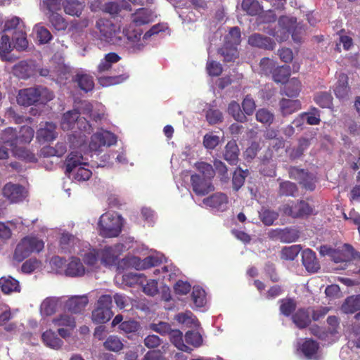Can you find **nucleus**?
Wrapping results in <instances>:
<instances>
[{
  "label": "nucleus",
  "instance_id": "f257e3e1",
  "mask_svg": "<svg viewBox=\"0 0 360 360\" xmlns=\"http://www.w3.org/2000/svg\"><path fill=\"white\" fill-rule=\"evenodd\" d=\"M82 154L78 152L70 153L65 160V172L72 174L73 178L78 181L88 180L92 175L91 170L82 167L87 162Z\"/></svg>",
  "mask_w": 360,
  "mask_h": 360
},
{
  "label": "nucleus",
  "instance_id": "f03ea898",
  "mask_svg": "<svg viewBox=\"0 0 360 360\" xmlns=\"http://www.w3.org/2000/svg\"><path fill=\"white\" fill-rule=\"evenodd\" d=\"M53 98V93L47 88L39 86L20 90L17 97L20 105H31L37 103H45Z\"/></svg>",
  "mask_w": 360,
  "mask_h": 360
},
{
  "label": "nucleus",
  "instance_id": "7ed1b4c3",
  "mask_svg": "<svg viewBox=\"0 0 360 360\" xmlns=\"http://www.w3.org/2000/svg\"><path fill=\"white\" fill-rule=\"evenodd\" d=\"M100 235L105 238L117 236L122 231V218L110 213H105L98 221Z\"/></svg>",
  "mask_w": 360,
  "mask_h": 360
},
{
  "label": "nucleus",
  "instance_id": "20e7f679",
  "mask_svg": "<svg viewBox=\"0 0 360 360\" xmlns=\"http://www.w3.org/2000/svg\"><path fill=\"white\" fill-rule=\"evenodd\" d=\"M44 248V242L37 238L25 237L17 245L14 257L22 261L32 252H39Z\"/></svg>",
  "mask_w": 360,
  "mask_h": 360
},
{
  "label": "nucleus",
  "instance_id": "39448f33",
  "mask_svg": "<svg viewBox=\"0 0 360 360\" xmlns=\"http://www.w3.org/2000/svg\"><path fill=\"white\" fill-rule=\"evenodd\" d=\"M111 307L112 297L110 295H101L97 302L96 309L92 311V321L96 323L108 322L113 315Z\"/></svg>",
  "mask_w": 360,
  "mask_h": 360
},
{
  "label": "nucleus",
  "instance_id": "423d86ee",
  "mask_svg": "<svg viewBox=\"0 0 360 360\" xmlns=\"http://www.w3.org/2000/svg\"><path fill=\"white\" fill-rule=\"evenodd\" d=\"M143 31L141 28H131V27L123 32L126 38L124 46L131 53H136L141 51L146 44L148 39L142 37Z\"/></svg>",
  "mask_w": 360,
  "mask_h": 360
},
{
  "label": "nucleus",
  "instance_id": "0eeeda50",
  "mask_svg": "<svg viewBox=\"0 0 360 360\" xmlns=\"http://www.w3.org/2000/svg\"><path fill=\"white\" fill-rule=\"evenodd\" d=\"M96 27L99 30L101 40L111 44H122V36L121 35L120 32L115 30V26L111 22L101 18L96 21Z\"/></svg>",
  "mask_w": 360,
  "mask_h": 360
},
{
  "label": "nucleus",
  "instance_id": "6e6552de",
  "mask_svg": "<svg viewBox=\"0 0 360 360\" xmlns=\"http://www.w3.org/2000/svg\"><path fill=\"white\" fill-rule=\"evenodd\" d=\"M356 260L360 265V253L348 243H345L342 247L335 249L333 261L335 263L349 262Z\"/></svg>",
  "mask_w": 360,
  "mask_h": 360
},
{
  "label": "nucleus",
  "instance_id": "1a4fd4ad",
  "mask_svg": "<svg viewBox=\"0 0 360 360\" xmlns=\"http://www.w3.org/2000/svg\"><path fill=\"white\" fill-rule=\"evenodd\" d=\"M125 248L122 243L115 244L113 246L105 247L99 251L101 262L105 266H112L116 264L119 256Z\"/></svg>",
  "mask_w": 360,
  "mask_h": 360
},
{
  "label": "nucleus",
  "instance_id": "9d476101",
  "mask_svg": "<svg viewBox=\"0 0 360 360\" xmlns=\"http://www.w3.org/2000/svg\"><path fill=\"white\" fill-rule=\"evenodd\" d=\"M117 142L116 136L108 131H103L94 134L89 143L91 150L97 151L102 146H110Z\"/></svg>",
  "mask_w": 360,
  "mask_h": 360
},
{
  "label": "nucleus",
  "instance_id": "9b49d317",
  "mask_svg": "<svg viewBox=\"0 0 360 360\" xmlns=\"http://www.w3.org/2000/svg\"><path fill=\"white\" fill-rule=\"evenodd\" d=\"M191 182L193 192L198 195H205L214 189L210 179L202 177L199 174H193L191 176Z\"/></svg>",
  "mask_w": 360,
  "mask_h": 360
},
{
  "label": "nucleus",
  "instance_id": "f8f14e48",
  "mask_svg": "<svg viewBox=\"0 0 360 360\" xmlns=\"http://www.w3.org/2000/svg\"><path fill=\"white\" fill-rule=\"evenodd\" d=\"M288 174L290 179L297 180L302 184L306 188L313 191L314 188L313 177L309 175L304 169L296 167H290L288 168Z\"/></svg>",
  "mask_w": 360,
  "mask_h": 360
},
{
  "label": "nucleus",
  "instance_id": "ddd939ff",
  "mask_svg": "<svg viewBox=\"0 0 360 360\" xmlns=\"http://www.w3.org/2000/svg\"><path fill=\"white\" fill-rule=\"evenodd\" d=\"M248 44L252 47L268 51H272L276 47V42L273 39L259 33L252 34L248 37Z\"/></svg>",
  "mask_w": 360,
  "mask_h": 360
},
{
  "label": "nucleus",
  "instance_id": "4468645a",
  "mask_svg": "<svg viewBox=\"0 0 360 360\" xmlns=\"http://www.w3.org/2000/svg\"><path fill=\"white\" fill-rule=\"evenodd\" d=\"M282 211L287 216L297 218L309 214L310 209L306 202L301 200L291 205L290 204L284 205Z\"/></svg>",
  "mask_w": 360,
  "mask_h": 360
},
{
  "label": "nucleus",
  "instance_id": "2eb2a0df",
  "mask_svg": "<svg viewBox=\"0 0 360 360\" xmlns=\"http://www.w3.org/2000/svg\"><path fill=\"white\" fill-rule=\"evenodd\" d=\"M4 196L12 202L22 200L26 196L25 188L18 184H7L3 188Z\"/></svg>",
  "mask_w": 360,
  "mask_h": 360
},
{
  "label": "nucleus",
  "instance_id": "dca6fc26",
  "mask_svg": "<svg viewBox=\"0 0 360 360\" xmlns=\"http://www.w3.org/2000/svg\"><path fill=\"white\" fill-rule=\"evenodd\" d=\"M349 77L345 73H340L338 76V81L335 85L333 91L335 96L340 100H346L350 93L349 86Z\"/></svg>",
  "mask_w": 360,
  "mask_h": 360
},
{
  "label": "nucleus",
  "instance_id": "f3484780",
  "mask_svg": "<svg viewBox=\"0 0 360 360\" xmlns=\"http://www.w3.org/2000/svg\"><path fill=\"white\" fill-rule=\"evenodd\" d=\"M203 203L218 211H224L227 207L228 197L222 193H216L202 200Z\"/></svg>",
  "mask_w": 360,
  "mask_h": 360
},
{
  "label": "nucleus",
  "instance_id": "a211bd4d",
  "mask_svg": "<svg viewBox=\"0 0 360 360\" xmlns=\"http://www.w3.org/2000/svg\"><path fill=\"white\" fill-rule=\"evenodd\" d=\"M89 302L86 296H74L65 302V308L70 312L77 314L82 312Z\"/></svg>",
  "mask_w": 360,
  "mask_h": 360
},
{
  "label": "nucleus",
  "instance_id": "6ab92c4d",
  "mask_svg": "<svg viewBox=\"0 0 360 360\" xmlns=\"http://www.w3.org/2000/svg\"><path fill=\"white\" fill-rule=\"evenodd\" d=\"M56 125L53 122H47L37 131V136L39 140L51 141L54 140L58 135Z\"/></svg>",
  "mask_w": 360,
  "mask_h": 360
},
{
  "label": "nucleus",
  "instance_id": "aec40b11",
  "mask_svg": "<svg viewBox=\"0 0 360 360\" xmlns=\"http://www.w3.org/2000/svg\"><path fill=\"white\" fill-rule=\"evenodd\" d=\"M239 148L234 140L229 141L224 150L223 157L230 165H236L238 161Z\"/></svg>",
  "mask_w": 360,
  "mask_h": 360
},
{
  "label": "nucleus",
  "instance_id": "412c9836",
  "mask_svg": "<svg viewBox=\"0 0 360 360\" xmlns=\"http://www.w3.org/2000/svg\"><path fill=\"white\" fill-rule=\"evenodd\" d=\"M79 115L80 113L77 110H69L64 113L60 122L62 129L63 131H69L73 129L75 125L78 123Z\"/></svg>",
  "mask_w": 360,
  "mask_h": 360
},
{
  "label": "nucleus",
  "instance_id": "4be33fe9",
  "mask_svg": "<svg viewBox=\"0 0 360 360\" xmlns=\"http://www.w3.org/2000/svg\"><path fill=\"white\" fill-rule=\"evenodd\" d=\"M275 237L283 243H290L296 241L300 237V232L295 228H285L275 231Z\"/></svg>",
  "mask_w": 360,
  "mask_h": 360
},
{
  "label": "nucleus",
  "instance_id": "5701e85b",
  "mask_svg": "<svg viewBox=\"0 0 360 360\" xmlns=\"http://www.w3.org/2000/svg\"><path fill=\"white\" fill-rule=\"evenodd\" d=\"M279 108L283 116L294 113L301 108V103L299 100L282 98L279 101Z\"/></svg>",
  "mask_w": 360,
  "mask_h": 360
},
{
  "label": "nucleus",
  "instance_id": "b1692460",
  "mask_svg": "<svg viewBox=\"0 0 360 360\" xmlns=\"http://www.w3.org/2000/svg\"><path fill=\"white\" fill-rule=\"evenodd\" d=\"M85 274V269L80 259L72 257L68 264L65 274L71 277L82 276Z\"/></svg>",
  "mask_w": 360,
  "mask_h": 360
},
{
  "label": "nucleus",
  "instance_id": "393cba45",
  "mask_svg": "<svg viewBox=\"0 0 360 360\" xmlns=\"http://www.w3.org/2000/svg\"><path fill=\"white\" fill-rule=\"evenodd\" d=\"M218 53L224 58L225 62H233L239 56L237 46L224 43L223 46L218 49Z\"/></svg>",
  "mask_w": 360,
  "mask_h": 360
},
{
  "label": "nucleus",
  "instance_id": "a878e982",
  "mask_svg": "<svg viewBox=\"0 0 360 360\" xmlns=\"http://www.w3.org/2000/svg\"><path fill=\"white\" fill-rule=\"evenodd\" d=\"M156 15L151 10L140 8L133 15L132 21L136 25L140 26L153 21Z\"/></svg>",
  "mask_w": 360,
  "mask_h": 360
},
{
  "label": "nucleus",
  "instance_id": "bb28decb",
  "mask_svg": "<svg viewBox=\"0 0 360 360\" xmlns=\"http://www.w3.org/2000/svg\"><path fill=\"white\" fill-rule=\"evenodd\" d=\"M0 288L4 294H11L20 291L18 281L11 276H3L0 278Z\"/></svg>",
  "mask_w": 360,
  "mask_h": 360
},
{
  "label": "nucleus",
  "instance_id": "cd10ccee",
  "mask_svg": "<svg viewBox=\"0 0 360 360\" xmlns=\"http://www.w3.org/2000/svg\"><path fill=\"white\" fill-rule=\"evenodd\" d=\"M60 304V298L56 297H49L46 298L40 305V312L44 316H51L53 314Z\"/></svg>",
  "mask_w": 360,
  "mask_h": 360
},
{
  "label": "nucleus",
  "instance_id": "c85d7f7f",
  "mask_svg": "<svg viewBox=\"0 0 360 360\" xmlns=\"http://www.w3.org/2000/svg\"><path fill=\"white\" fill-rule=\"evenodd\" d=\"M278 25L279 27L287 30L291 33L294 41L300 42V39L297 36L295 30L297 27V20L293 17L282 16L279 18Z\"/></svg>",
  "mask_w": 360,
  "mask_h": 360
},
{
  "label": "nucleus",
  "instance_id": "c756f323",
  "mask_svg": "<svg viewBox=\"0 0 360 360\" xmlns=\"http://www.w3.org/2000/svg\"><path fill=\"white\" fill-rule=\"evenodd\" d=\"M341 310L345 314H354L360 310V294L347 297L342 304Z\"/></svg>",
  "mask_w": 360,
  "mask_h": 360
},
{
  "label": "nucleus",
  "instance_id": "7c9ffc66",
  "mask_svg": "<svg viewBox=\"0 0 360 360\" xmlns=\"http://www.w3.org/2000/svg\"><path fill=\"white\" fill-rule=\"evenodd\" d=\"M41 338L47 347L53 349H59L63 344V340L51 330L45 331L42 334Z\"/></svg>",
  "mask_w": 360,
  "mask_h": 360
},
{
  "label": "nucleus",
  "instance_id": "2f4dec72",
  "mask_svg": "<svg viewBox=\"0 0 360 360\" xmlns=\"http://www.w3.org/2000/svg\"><path fill=\"white\" fill-rule=\"evenodd\" d=\"M84 6V2H80L78 0H66L63 3V8L65 13L72 16H79Z\"/></svg>",
  "mask_w": 360,
  "mask_h": 360
},
{
  "label": "nucleus",
  "instance_id": "473e14b6",
  "mask_svg": "<svg viewBox=\"0 0 360 360\" xmlns=\"http://www.w3.org/2000/svg\"><path fill=\"white\" fill-rule=\"evenodd\" d=\"M72 79L85 92L91 91L94 87L93 77L89 75L77 73Z\"/></svg>",
  "mask_w": 360,
  "mask_h": 360
},
{
  "label": "nucleus",
  "instance_id": "72a5a7b5",
  "mask_svg": "<svg viewBox=\"0 0 360 360\" xmlns=\"http://www.w3.org/2000/svg\"><path fill=\"white\" fill-rule=\"evenodd\" d=\"M293 323L299 328H304L311 323V317L308 310L300 309L292 316Z\"/></svg>",
  "mask_w": 360,
  "mask_h": 360
},
{
  "label": "nucleus",
  "instance_id": "f704fd0d",
  "mask_svg": "<svg viewBox=\"0 0 360 360\" xmlns=\"http://www.w3.org/2000/svg\"><path fill=\"white\" fill-rule=\"evenodd\" d=\"M46 17L51 27L56 31H65L67 29L68 26V21L58 13H51V15H46Z\"/></svg>",
  "mask_w": 360,
  "mask_h": 360
},
{
  "label": "nucleus",
  "instance_id": "c9c22d12",
  "mask_svg": "<svg viewBox=\"0 0 360 360\" xmlns=\"http://www.w3.org/2000/svg\"><path fill=\"white\" fill-rule=\"evenodd\" d=\"M120 60V57L115 53H109L105 56L98 65L97 72L101 74L111 69L112 64L117 63Z\"/></svg>",
  "mask_w": 360,
  "mask_h": 360
},
{
  "label": "nucleus",
  "instance_id": "e433bc0d",
  "mask_svg": "<svg viewBox=\"0 0 360 360\" xmlns=\"http://www.w3.org/2000/svg\"><path fill=\"white\" fill-rule=\"evenodd\" d=\"M62 6H63L62 0H43L40 3V8L44 12L46 16L58 13Z\"/></svg>",
  "mask_w": 360,
  "mask_h": 360
},
{
  "label": "nucleus",
  "instance_id": "4c0bfd02",
  "mask_svg": "<svg viewBox=\"0 0 360 360\" xmlns=\"http://www.w3.org/2000/svg\"><path fill=\"white\" fill-rule=\"evenodd\" d=\"M241 8L246 14L252 16L259 15L262 11V6L258 0H243Z\"/></svg>",
  "mask_w": 360,
  "mask_h": 360
},
{
  "label": "nucleus",
  "instance_id": "58836bf2",
  "mask_svg": "<svg viewBox=\"0 0 360 360\" xmlns=\"http://www.w3.org/2000/svg\"><path fill=\"white\" fill-rule=\"evenodd\" d=\"M79 244V239L68 232H63L60 239L61 248L65 251L70 252L75 246Z\"/></svg>",
  "mask_w": 360,
  "mask_h": 360
},
{
  "label": "nucleus",
  "instance_id": "ea45409f",
  "mask_svg": "<svg viewBox=\"0 0 360 360\" xmlns=\"http://www.w3.org/2000/svg\"><path fill=\"white\" fill-rule=\"evenodd\" d=\"M172 344L179 350L191 353L192 349L184 343L183 334L179 330H172L169 333Z\"/></svg>",
  "mask_w": 360,
  "mask_h": 360
},
{
  "label": "nucleus",
  "instance_id": "a19ab883",
  "mask_svg": "<svg viewBox=\"0 0 360 360\" xmlns=\"http://www.w3.org/2000/svg\"><path fill=\"white\" fill-rule=\"evenodd\" d=\"M280 181L279 189L278 193L281 196H295L297 193V186L295 183L289 181H281V179H277Z\"/></svg>",
  "mask_w": 360,
  "mask_h": 360
},
{
  "label": "nucleus",
  "instance_id": "79ce46f5",
  "mask_svg": "<svg viewBox=\"0 0 360 360\" xmlns=\"http://www.w3.org/2000/svg\"><path fill=\"white\" fill-rule=\"evenodd\" d=\"M129 77V75L127 72H124L118 75L100 77H98V82L103 86H108L122 83Z\"/></svg>",
  "mask_w": 360,
  "mask_h": 360
},
{
  "label": "nucleus",
  "instance_id": "37998d69",
  "mask_svg": "<svg viewBox=\"0 0 360 360\" xmlns=\"http://www.w3.org/2000/svg\"><path fill=\"white\" fill-rule=\"evenodd\" d=\"M228 112L237 122L243 123L248 120L246 115L240 109V105L235 101H232L229 104Z\"/></svg>",
  "mask_w": 360,
  "mask_h": 360
},
{
  "label": "nucleus",
  "instance_id": "c03bdc74",
  "mask_svg": "<svg viewBox=\"0 0 360 360\" xmlns=\"http://www.w3.org/2000/svg\"><path fill=\"white\" fill-rule=\"evenodd\" d=\"M290 75V68L288 65H282L274 70L272 77L277 83H285Z\"/></svg>",
  "mask_w": 360,
  "mask_h": 360
},
{
  "label": "nucleus",
  "instance_id": "a18cd8bd",
  "mask_svg": "<svg viewBox=\"0 0 360 360\" xmlns=\"http://www.w3.org/2000/svg\"><path fill=\"white\" fill-rule=\"evenodd\" d=\"M12 46L9 37L7 34L1 36L0 40V57L2 60L12 61L13 58L7 55L11 51Z\"/></svg>",
  "mask_w": 360,
  "mask_h": 360
},
{
  "label": "nucleus",
  "instance_id": "49530a36",
  "mask_svg": "<svg viewBox=\"0 0 360 360\" xmlns=\"http://www.w3.org/2000/svg\"><path fill=\"white\" fill-rule=\"evenodd\" d=\"M52 323L55 326L58 327L65 326L70 328L71 329L75 327V318L72 316L65 313L61 314L53 319Z\"/></svg>",
  "mask_w": 360,
  "mask_h": 360
},
{
  "label": "nucleus",
  "instance_id": "de8ad7c7",
  "mask_svg": "<svg viewBox=\"0 0 360 360\" xmlns=\"http://www.w3.org/2000/svg\"><path fill=\"white\" fill-rule=\"evenodd\" d=\"M121 9L131 11L130 5L124 0L119 2H109L105 4L104 11L110 15H117Z\"/></svg>",
  "mask_w": 360,
  "mask_h": 360
},
{
  "label": "nucleus",
  "instance_id": "09e8293b",
  "mask_svg": "<svg viewBox=\"0 0 360 360\" xmlns=\"http://www.w3.org/2000/svg\"><path fill=\"white\" fill-rule=\"evenodd\" d=\"M300 91V82L295 78L291 79L281 90L282 94L288 97L297 96Z\"/></svg>",
  "mask_w": 360,
  "mask_h": 360
},
{
  "label": "nucleus",
  "instance_id": "8fccbe9b",
  "mask_svg": "<svg viewBox=\"0 0 360 360\" xmlns=\"http://www.w3.org/2000/svg\"><path fill=\"white\" fill-rule=\"evenodd\" d=\"M302 264L309 273L315 272V254L310 249L304 250L302 253Z\"/></svg>",
  "mask_w": 360,
  "mask_h": 360
},
{
  "label": "nucleus",
  "instance_id": "3c124183",
  "mask_svg": "<svg viewBox=\"0 0 360 360\" xmlns=\"http://www.w3.org/2000/svg\"><path fill=\"white\" fill-rule=\"evenodd\" d=\"M13 71L14 75L18 77L21 79H27L32 74V68L25 61H20L14 65Z\"/></svg>",
  "mask_w": 360,
  "mask_h": 360
},
{
  "label": "nucleus",
  "instance_id": "603ef678",
  "mask_svg": "<svg viewBox=\"0 0 360 360\" xmlns=\"http://www.w3.org/2000/svg\"><path fill=\"white\" fill-rule=\"evenodd\" d=\"M12 36L13 40L15 42L14 47L17 50L23 51L27 48L28 41L25 29L18 32H13Z\"/></svg>",
  "mask_w": 360,
  "mask_h": 360
},
{
  "label": "nucleus",
  "instance_id": "864d4df0",
  "mask_svg": "<svg viewBox=\"0 0 360 360\" xmlns=\"http://www.w3.org/2000/svg\"><path fill=\"white\" fill-rule=\"evenodd\" d=\"M14 155L27 162H34L37 161L35 155L24 147L15 146L13 148Z\"/></svg>",
  "mask_w": 360,
  "mask_h": 360
},
{
  "label": "nucleus",
  "instance_id": "5fc2aeb1",
  "mask_svg": "<svg viewBox=\"0 0 360 360\" xmlns=\"http://www.w3.org/2000/svg\"><path fill=\"white\" fill-rule=\"evenodd\" d=\"M0 141L14 147L17 144V131L11 127L6 129L1 134Z\"/></svg>",
  "mask_w": 360,
  "mask_h": 360
},
{
  "label": "nucleus",
  "instance_id": "6e6d98bb",
  "mask_svg": "<svg viewBox=\"0 0 360 360\" xmlns=\"http://www.w3.org/2000/svg\"><path fill=\"white\" fill-rule=\"evenodd\" d=\"M104 347L109 351L118 352L124 347L120 339L115 335H110L103 343Z\"/></svg>",
  "mask_w": 360,
  "mask_h": 360
},
{
  "label": "nucleus",
  "instance_id": "4d7b16f0",
  "mask_svg": "<svg viewBox=\"0 0 360 360\" xmlns=\"http://www.w3.org/2000/svg\"><path fill=\"white\" fill-rule=\"evenodd\" d=\"M249 174L248 169L243 170L238 167L236 169L233 175V186L236 191H238L243 185L245 178Z\"/></svg>",
  "mask_w": 360,
  "mask_h": 360
},
{
  "label": "nucleus",
  "instance_id": "13d9d810",
  "mask_svg": "<svg viewBox=\"0 0 360 360\" xmlns=\"http://www.w3.org/2000/svg\"><path fill=\"white\" fill-rule=\"evenodd\" d=\"M34 136V130L28 126H23L17 134V144L30 143Z\"/></svg>",
  "mask_w": 360,
  "mask_h": 360
},
{
  "label": "nucleus",
  "instance_id": "bf43d9fd",
  "mask_svg": "<svg viewBox=\"0 0 360 360\" xmlns=\"http://www.w3.org/2000/svg\"><path fill=\"white\" fill-rule=\"evenodd\" d=\"M280 311L285 316H289L297 307V303L292 298H285L280 300Z\"/></svg>",
  "mask_w": 360,
  "mask_h": 360
},
{
  "label": "nucleus",
  "instance_id": "052dcab7",
  "mask_svg": "<svg viewBox=\"0 0 360 360\" xmlns=\"http://www.w3.org/2000/svg\"><path fill=\"white\" fill-rule=\"evenodd\" d=\"M124 283L128 286H133L136 284L143 285V280H145L144 276L138 273H127L122 276Z\"/></svg>",
  "mask_w": 360,
  "mask_h": 360
},
{
  "label": "nucleus",
  "instance_id": "680f3d73",
  "mask_svg": "<svg viewBox=\"0 0 360 360\" xmlns=\"http://www.w3.org/2000/svg\"><path fill=\"white\" fill-rule=\"evenodd\" d=\"M195 167L200 172L204 178L212 179L215 175V170L213 167L207 162H200L195 164Z\"/></svg>",
  "mask_w": 360,
  "mask_h": 360
},
{
  "label": "nucleus",
  "instance_id": "e2e57ef3",
  "mask_svg": "<svg viewBox=\"0 0 360 360\" xmlns=\"http://www.w3.org/2000/svg\"><path fill=\"white\" fill-rule=\"evenodd\" d=\"M301 250L300 245H294L284 247L281 250V258L285 260H293Z\"/></svg>",
  "mask_w": 360,
  "mask_h": 360
},
{
  "label": "nucleus",
  "instance_id": "0e129e2a",
  "mask_svg": "<svg viewBox=\"0 0 360 360\" xmlns=\"http://www.w3.org/2000/svg\"><path fill=\"white\" fill-rule=\"evenodd\" d=\"M24 29V23L19 18L15 17L6 22L4 31L10 32L13 30V32H18Z\"/></svg>",
  "mask_w": 360,
  "mask_h": 360
},
{
  "label": "nucleus",
  "instance_id": "69168bd1",
  "mask_svg": "<svg viewBox=\"0 0 360 360\" xmlns=\"http://www.w3.org/2000/svg\"><path fill=\"white\" fill-rule=\"evenodd\" d=\"M224 43L238 46L240 43V30L238 27L231 28L224 37Z\"/></svg>",
  "mask_w": 360,
  "mask_h": 360
},
{
  "label": "nucleus",
  "instance_id": "338daca9",
  "mask_svg": "<svg viewBox=\"0 0 360 360\" xmlns=\"http://www.w3.org/2000/svg\"><path fill=\"white\" fill-rule=\"evenodd\" d=\"M256 120L262 124L269 125L273 122L274 115L269 110L262 108L256 112Z\"/></svg>",
  "mask_w": 360,
  "mask_h": 360
},
{
  "label": "nucleus",
  "instance_id": "774afa93",
  "mask_svg": "<svg viewBox=\"0 0 360 360\" xmlns=\"http://www.w3.org/2000/svg\"><path fill=\"white\" fill-rule=\"evenodd\" d=\"M191 297L194 304L196 307H202L205 300V292L204 290L199 287H195L193 288Z\"/></svg>",
  "mask_w": 360,
  "mask_h": 360
}]
</instances>
